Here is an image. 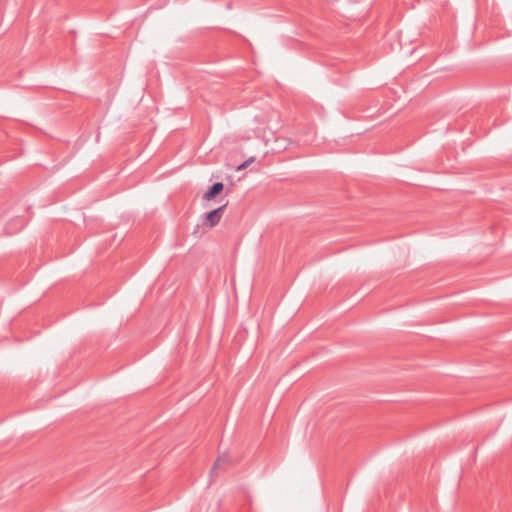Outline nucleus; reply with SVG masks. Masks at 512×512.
I'll list each match as a JSON object with an SVG mask.
<instances>
[{"label": "nucleus", "instance_id": "f257e3e1", "mask_svg": "<svg viewBox=\"0 0 512 512\" xmlns=\"http://www.w3.org/2000/svg\"><path fill=\"white\" fill-rule=\"evenodd\" d=\"M226 207H227V203L218 207L217 209H214V210L208 212L206 214L204 224L208 227L216 226L220 222Z\"/></svg>", "mask_w": 512, "mask_h": 512}, {"label": "nucleus", "instance_id": "20e7f679", "mask_svg": "<svg viewBox=\"0 0 512 512\" xmlns=\"http://www.w3.org/2000/svg\"><path fill=\"white\" fill-rule=\"evenodd\" d=\"M254 161V157L249 158L248 160L244 161L242 164H240L237 168V170H243L245 169L251 162Z\"/></svg>", "mask_w": 512, "mask_h": 512}, {"label": "nucleus", "instance_id": "7ed1b4c3", "mask_svg": "<svg viewBox=\"0 0 512 512\" xmlns=\"http://www.w3.org/2000/svg\"><path fill=\"white\" fill-rule=\"evenodd\" d=\"M230 462V458L228 455H221L220 457H218V459L216 460V462L214 463L213 467H212V473L220 468L223 464H226V463H229Z\"/></svg>", "mask_w": 512, "mask_h": 512}, {"label": "nucleus", "instance_id": "f03ea898", "mask_svg": "<svg viewBox=\"0 0 512 512\" xmlns=\"http://www.w3.org/2000/svg\"><path fill=\"white\" fill-rule=\"evenodd\" d=\"M224 189V185L222 182H215L207 192L204 193V200L214 199L218 194H220Z\"/></svg>", "mask_w": 512, "mask_h": 512}]
</instances>
